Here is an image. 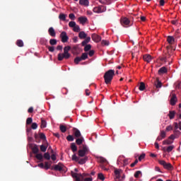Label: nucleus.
<instances>
[{
    "mask_svg": "<svg viewBox=\"0 0 181 181\" xmlns=\"http://www.w3.org/2000/svg\"><path fill=\"white\" fill-rule=\"evenodd\" d=\"M28 112L29 114H32V112H33V107H29V109L28 110Z\"/></svg>",
    "mask_w": 181,
    "mask_h": 181,
    "instance_id": "nucleus-60",
    "label": "nucleus"
},
{
    "mask_svg": "<svg viewBox=\"0 0 181 181\" xmlns=\"http://www.w3.org/2000/svg\"><path fill=\"white\" fill-rule=\"evenodd\" d=\"M88 50H91V45H90V44L85 45V47H84L85 52H88Z\"/></svg>",
    "mask_w": 181,
    "mask_h": 181,
    "instance_id": "nucleus-43",
    "label": "nucleus"
},
{
    "mask_svg": "<svg viewBox=\"0 0 181 181\" xmlns=\"http://www.w3.org/2000/svg\"><path fill=\"white\" fill-rule=\"evenodd\" d=\"M88 55L90 57H93V56H94V50H90L88 53Z\"/></svg>",
    "mask_w": 181,
    "mask_h": 181,
    "instance_id": "nucleus-61",
    "label": "nucleus"
},
{
    "mask_svg": "<svg viewBox=\"0 0 181 181\" xmlns=\"http://www.w3.org/2000/svg\"><path fill=\"white\" fill-rule=\"evenodd\" d=\"M59 129H60L61 132H63L64 134V132H66V131H67V127H66V126H64L63 124H60Z\"/></svg>",
    "mask_w": 181,
    "mask_h": 181,
    "instance_id": "nucleus-34",
    "label": "nucleus"
},
{
    "mask_svg": "<svg viewBox=\"0 0 181 181\" xmlns=\"http://www.w3.org/2000/svg\"><path fill=\"white\" fill-rule=\"evenodd\" d=\"M98 178L100 179V180H102V181L105 180V177H104V175L101 173L98 175Z\"/></svg>",
    "mask_w": 181,
    "mask_h": 181,
    "instance_id": "nucleus-40",
    "label": "nucleus"
},
{
    "mask_svg": "<svg viewBox=\"0 0 181 181\" xmlns=\"http://www.w3.org/2000/svg\"><path fill=\"white\" fill-rule=\"evenodd\" d=\"M177 101V98L176 97L175 94H173L170 99V104L172 105H175Z\"/></svg>",
    "mask_w": 181,
    "mask_h": 181,
    "instance_id": "nucleus-18",
    "label": "nucleus"
},
{
    "mask_svg": "<svg viewBox=\"0 0 181 181\" xmlns=\"http://www.w3.org/2000/svg\"><path fill=\"white\" fill-rule=\"evenodd\" d=\"M114 76H115V71H114L113 69H110L106 71L103 76L105 83L106 84H111V81H112Z\"/></svg>",
    "mask_w": 181,
    "mask_h": 181,
    "instance_id": "nucleus-1",
    "label": "nucleus"
},
{
    "mask_svg": "<svg viewBox=\"0 0 181 181\" xmlns=\"http://www.w3.org/2000/svg\"><path fill=\"white\" fill-rule=\"evenodd\" d=\"M78 21L81 25H85V23L88 22V19L86 16H81L78 18Z\"/></svg>",
    "mask_w": 181,
    "mask_h": 181,
    "instance_id": "nucleus-15",
    "label": "nucleus"
},
{
    "mask_svg": "<svg viewBox=\"0 0 181 181\" xmlns=\"http://www.w3.org/2000/svg\"><path fill=\"white\" fill-rule=\"evenodd\" d=\"M93 12L95 13H103V10L101 9V7L98 6V7L93 8Z\"/></svg>",
    "mask_w": 181,
    "mask_h": 181,
    "instance_id": "nucleus-25",
    "label": "nucleus"
},
{
    "mask_svg": "<svg viewBox=\"0 0 181 181\" xmlns=\"http://www.w3.org/2000/svg\"><path fill=\"white\" fill-rule=\"evenodd\" d=\"M60 37L62 43H67V42H69V36H67V33H66V31L61 33Z\"/></svg>",
    "mask_w": 181,
    "mask_h": 181,
    "instance_id": "nucleus-9",
    "label": "nucleus"
},
{
    "mask_svg": "<svg viewBox=\"0 0 181 181\" xmlns=\"http://www.w3.org/2000/svg\"><path fill=\"white\" fill-rule=\"evenodd\" d=\"M165 73H168V69L166 67L163 66L158 70V74H165Z\"/></svg>",
    "mask_w": 181,
    "mask_h": 181,
    "instance_id": "nucleus-23",
    "label": "nucleus"
},
{
    "mask_svg": "<svg viewBox=\"0 0 181 181\" xmlns=\"http://www.w3.org/2000/svg\"><path fill=\"white\" fill-rule=\"evenodd\" d=\"M71 149L72 152H77V146H76V143L71 144Z\"/></svg>",
    "mask_w": 181,
    "mask_h": 181,
    "instance_id": "nucleus-29",
    "label": "nucleus"
},
{
    "mask_svg": "<svg viewBox=\"0 0 181 181\" xmlns=\"http://www.w3.org/2000/svg\"><path fill=\"white\" fill-rule=\"evenodd\" d=\"M87 43H88V42H86V40H84L81 42V45H82V46H87Z\"/></svg>",
    "mask_w": 181,
    "mask_h": 181,
    "instance_id": "nucleus-63",
    "label": "nucleus"
},
{
    "mask_svg": "<svg viewBox=\"0 0 181 181\" xmlns=\"http://www.w3.org/2000/svg\"><path fill=\"white\" fill-rule=\"evenodd\" d=\"M78 158L77 156H76V154H74L72 156V160H76V162H78Z\"/></svg>",
    "mask_w": 181,
    "mask_h": 181,
    "instance_id": "nucleus-54",
    "label": "nucleus"
},
{
    "mask_svg": "<svg viewBox=\"0 0 181 181\" xmlns=\"http://www.w3.org/2000/svg\"><path fill=\"white\" fill-rule=\"evenodd\" d=\"M33 153H35V155H37L39 153V146L35 144L33 147L32 148Z\"/></svg>",
    "mask_w": 181,
    "mask_h": 181,
    "instance_id": "nucleus-21",
    "label": "nucleus"
},
{
    "mask_svg": "<svg viewBox=\"0 0 181 181\" xmlns=\"http://www.w3.org/2000/svg\"><path fill=\"white\" fill-rule=\"evenodd\" d=\"M70 56H71V54H66V52L64 53H59L58 54V60L59 62H62V60H63V59H65L66 60L70 59Z\"/></svg>",
    "mask_w": 181,
    "mask_h": 181,
    "instance_id": "nucleus-7",
    "label": "nucleus"
},
{
    "mask_svg": "<svg viewBox=\"0 0 181 181\" xmlns=\"http://www.w3.org/2000/svg\"><path fill=\"white\" fill-rule=\"evenodd\" d=\"M154 86L157 88H162V82H160V81H159V78H156V81L154 83Z\"/></svg>",
    "mask_w": 181,
    "mask_h": 181,
    "instance_id": "nucleus-19",
    "label": "nucleus"
},
{
    "mask_svg": "<svg viewBox=\"0 0 181 181\" xmlns=\"http://www.w3.org/2000/svg\"><path fill=\"white\" fill-rule=\"evenodd\" d=\"M47 49H48L49 52H54V47H53V46H48Z\"/></svg>",
    "mask_w": 181,
    "mask_h": 181,
    "instance_id": "nucleus-55",
    "label": "nucleus"
},
{
    "mask_svg": "<svg viewBox=\"0 0 181 181\" xmlns=\"http://www.w3.org/2000/svg\"><path fill=\"white\" fill-rule=\"evenodd\" d=\"M87 160H88V156H85L83 158H81V157H79L78 160V163H79V165H84V163H86Z\"/></svg>",
    "mask_w": 181,
    "mask_h": 181,
    "instance_id": "nucleus-14",
    "label": "nucleus"
},
{
    "mask_svg": "<svg viewBox=\"0 0 181 181\" xmlns=\"http://www.w3.org/2000/svg\"><path fill=\"white\" fill-rule=\"evenodd\" d=\"M175 146H169L168 147H167V148H163V151H166V152H172V151H173Z\"/></svg>",
    "mask_w": 181,
    "mask_h": 181,
    "instance_id": "nucleus-30",
    "label": "nucleus"
},
{
    "mask_svg": "<svg viewBox=\"0 0 181 181\" xmlns=\"http://www.w3.org/2000/svg\"><path fill=\"white\" fill-rule=\"evenodd\" d=\"M52 170H58L59 172H62V170H64V165L62 163H59L57 165H54Z\"/></svg>",
    "mask_w": 181,
    "mask_h": 181,
    "instance_id": "nucleus-8",
    "label": "nucleus"
},
{
    "mask_svg": "<svg viewBox=\"0 0 181 181\" xmlns=\"http://www.w3.org/2000/svg\"><path fill=\"white\" fill-rule=\"evenodd\" d=\"M158 163L163 166L164 169H167V170H173V165L170 164V163H166L163 160H159Z\"/></svg>",
    "mask_w": 181,
    "mask_h": 181,
    "instance_id": "nucleus-5",
    "label": "nucleus"
},
{
    "mask_svg": "<svg viewBox=\"0 0 181 181\" xmlns=\"http://www.w3.org/2000/svg\"><path fill=\"white\" fill-rule=\"evenodd\" d=\"M115 181H124L125 175L122 174V170H115Z\"/></svg>",
    "mask_w": 181,
    "mask_h": 181,
    "instance_id": "nucleus-4",
    "label": "nucleus"
},
{
    "mask_svg": "<svg viewBox=\"0 0 181 181\" xmlns=\"http://www.w3.org/2000/svg\"><path fill=\"white\" fill-rule=\"evenodd\" d=\"M48 33L49 36H52V37H56V31L53 27H51L48 29Z\"/></svg>",
    "mask_w": 181,
    "mask_h": 181,
    "instance_id": "nucleus-16",
    "label": "nucleus"
},
{
    "mask_svg": "<svg viewBox=\"0 0 181 181\" xmlns=\"http://www.w3.org/2000/svg\"><path fill=\"white\" fill-rule=\"evenodd\" d=\"M50 166H51V165L49 164L48 162L45 163L44 168H45V169H46V170H47L48 169H50Z\"/></svg>",
    "mask_w": 181,
    "mask_h": 181,
    "instance_id": "nucleus-49",
    "label": "nucleus"
},
{
    "mask_svg": "<svg viewBox=\"0 0 181 181\" xmlns=\"http://www.w3.org/2000/svg\"><path fill=\"white\" fill-rule=\"evenodd\" d=\"M87 59H88V54L83 53L81 57H76L74 59V63H75V64H78L80 63V62H81L83 60H87Z\"/></svg>",
    "mask_w": 181,
    "mask_h": 181,
    "instance_id": "nucleus-6",
    "label": "nucleus"
},
{
    "mask_svg": "<svg viewBox=\"0 0 181 181\" xmlns=\"http://www.w3.org/2000/svg\"><path fill=\"white\" fill-rule=\"evenodd\" d=\"M80 148H81L78 151V156L79 158H84L85 156H87L86 155L90 152L88 147H87L86 145H83V146Z\"/></svg>",
    "mask_w": 181,
    "mask_h": 181,
    "instance_id": "nucleus-3",
    "label": "nucleus"
},
{
    "mask_svg": "<svg viewBox=\"0 0 181 181\" xmlns=\"http://www.w3.org/2000/svg\"><path fill=\"white\" fill-rule=\"evenodd\" d=\"M35 158L38 160H43V155H42V153H37L35 156Z\"/></svg>",
    "mask_w": 181,
    "mask_h": 181,
    "instance_id": "nucleus-38",
    "label": "nucleus"
},
{
    "mask_svg": "<svg viewBox=\"0 0 181 181\" xmlns=\"http://www.w3.org/2000/svg\"><path fill=\"white\" fill-rule=\"evenodd\" d=\"M40 139H42L43 141H46V135L43 133L39 134Z\"/></svg>",
    "mask_w": 181,
    "mask_h": 181,
    "instance_id": "nucleus-45",
    "label": "nucleus"
},
{
    "mask_svg": "<svg viewBox=\"0 0 181 181\" xmlns=\"http://www.w3.org/2000/svg\"><path fill=\"white\" fill-rule=\"evenodd\" d=\"M33 121V119H32V117H28L26 120V124L30 125V124L32 123Z\"/></svg>",
    "mask_w": 181,
    "mask_h": 181,
    "instance_id": "nucleus-50",
    "label": "nucleus"
},
{
    "mask_svg": "<svg viewBox=\"0 0 181 181\" xmlns=\"http://www.w3.org/2000/svg\"><path fill=\"white\" fill-rule=\"evenodd\" d=\"M77 24L76 23L75 21H70L69 23V28H74V26H76Z\"/></svg>",
    "mask_w": 181,
    "mask_h": 181,
    "instance_id": "nucleus-47",
    "label": "nucleus"
},
{
    "mask_svg": "<svg viewBox=\"0 0 181 181\" xmlns=\"http://www.w3.org/2000/svg\"><path fill=\"white\" fill-rule=\"evenodd\" d=\"M49 45H51V46H56V45H57V40L50 39L49 40Z\"/></svg>",
    "mask_w": 181,
    "mask_h": 181,
    "instance_id": "nucleus-33",
    "label": "nucleus"
},
{
    "mask_svg": "<svg viewBox=\"0 0 181 181\" xmlns=\"http://www.w3.org/2000/svg\"><path fill=\"white\" fill-rule=\"evenodd\" d=\"M67 17V15L64 13H60L59 16V19L60 21H63L64 22L66 21V18Z\"/></svg>",
    "mask_w": 181,
    "mask_h": 181,
    "instance_id": "nucleus-28",
    "label": "nucleus"
},
{
    "mask_svg": "<svg viewBox=\"0 0 181 181\" xmlns=\"http://www.w3.org/2000/svg\"><path fill=\"white\" fill-rule=\"evenodd\" d=\"M137 163H138V159H136V160H134V162L132 163L130 165L131 168H134V167H135V165H136Z\"/></svg>",
    "mask_w": 181,
    "mask_h": 181,
    "instance_id": "nucleus-57",
    "label": "nucleus"
},
{
    "mask_svg": "<svg viewBox=\"0 0 181 181\" xmlns=\"http://www.w3.org/2000/svg\"><path fill=\"white\" fill-rule=\"evenodd\" d=\"M175 115H176V112L175 111H170L168 114V117L170 119H173L175 118Z\"/></svg>",
    "mask_w": 181,
    "mask_h": 181,
    "instance_id": "nucleus-27",
    "label": "nucleus"
},
{
    "mask_svg": "<svg viewBox=\"0 0 181 181\" xmlns=\"http://www.w3.org/2000/svg\"><path fill=\"white\" fill-rule=\"evenodd\" d=\"M70 49H71V46H66L64 48V53H66V54H70V53H69V51L70 50Z\"/></svg>",
    "mask_w": 181,
    "mask_h": 181,
    "instance_id": "nucleus-37",
    "label": "nucleus"
},
{
    "mask_svg": "<svg viewBox=\"0 0 181 181\" xmlns=\"http://www.w3.org/2000/svg\"><path fill=\"white\" fill-rule=\"evenodd\" d=\"M40 149L41 151V152H46V151H47V146H45V145H41L40 146Z\"/></svg>",
    "mask_w": 181,
    "mask_h": 181,
    "instance_id": "nucleus-36",
    "label": "nucleus"
},
{
    "mask_svg": "<svg viewBox=\"0 0 181 181\" xmlns=\"http://www.w3.org/2000/svg\"><path fill=\"white\" fill-rule=\"evenodd\" d=\"M160 136L161 138L165 139V138H166V132L163 130H161L160 132Z\"/></svg>",
    "mask_w": 181,
    "mask_h": 181,
    "instance_id": "nucleus-42",
    "label": "nucleus"
},
{
    "mask_svg": "<svg viewBox=\"0 0 181 181\" xmlns=\"http://www.w3.org/2000/svg\"><path fill=\"white\" fill-rule=\"evenodd\" d=\"M16 45L18 47H23V41L22 40H18L16 41Z\"/></svg>",
    "mask_w": 181,
    "mask_h": 181,
    "instance_id": "nucleus-35",
    "label": "nucleus"
},
{
    "mask_svg": "<svg viewBox=\"0 0 181 181\" xmlns=\"http://www.w3.org/2000/svg\"><path fill=\"white\" fill-rule=\"evenodd\" d=\"M89 4L88 0H79V4L83 6H88Z\"/></svg>",
    "mask_w": 181,
    "mask_h": 181,
    "instance_id": "nucleus-22",
    "label": "nucleus"
},
{
    "mask_svg": "<svg viewBox=\"0 0 181 181\" xmlns=\"http://www.w3.org/2000/svg\"><path fill=\"white\" fill-rule=\"evenodd\" d=\"M66 140L69 141V142H73V141H74V137L73 136V135H68L66 136Z\"/></svg>",
    "mask_w": 181,
    "mask_h": 181,
    "instance_id": "nucleus-39",
    "label": "nucleus"
},
{
    "mask_svg": "<svg viewBox=\"0 0 181 181\" xmlns=\"http://www.w3.org/2000/svg\"><path fill=\"white\" fill-rule=\"evenodd\" d=\"M172 129H173V127H172V125H169L166 127L165 131H167V132H169V131H172Z\"/></svg>",
    "mask_w": 181,
    "mask_h": 181,
    "instance_id": "nucleus-56",
    "label": "nucleus"
},
{
    "mask_svg": "<svg viewBox=\"0 0 181 181\" xmlns=\"http://www.w3.org/2000/svg\"><path fill=\"white\" fill-rule=\"evenodd\" d=\"M69 18H71V21H74L76 19V16L74 13H70Z\"/></svg>",
    "mask_w": 181,
    "mask_h": 181,
    "instance_id": "nucleus-52",
    "label": "nucleus"
},
{
    "mask_svg": "<svg viewBox=\"0 0 181 181\" xmlns=\"http://www.w3.org/2000/svg\"><path fill=\"white\" fill-rule=\"evenodd\" d=\"M47 125V123L46 122V120L43 119H41V125H40V127L42 129L43 128H46Z\"/></svg>",
    "mask_w": 181,
    "mask_h": 181,
    "instance_id": "nucleus-31",
    "label": "nucleus"
},
{
    "mask_svg": "<svg viewBox=\"0 0 181 181\" xmlns=\"http://www.w3.org/2000/svg\"><path fill=\"white\" fill-rule=\"evenodd\" d=\"M78 37L79 39H86V37H87V35L84 31H81L78 33Z\"/></svg>",
    "mask_w": 181,
    "mask_h": 181,
    "instance_id": "nucleus-24",
    "label": "nucleus"
},
{
    "mask_svg": "<svg viewBox=\"0 0 181 181\" xmlns=\"http://www.w3.org/2000/svg\"><path fill=\"white\" fill-rule=\"evenodd\" d=\"M83 142H84V137L81 136V137L76 138V145H78V146L82 145Z\"/></svg>",
    "mask_w": 181,
    "mask_h": 181,
    "instance_id": "nucleus-17",
    "label": "nucleus"
},
{
    "mask_svg": "<svg viewBox=\"0 0 181 181\" xmlns=\"http://www.w3.org/2000/svg\"><path fill=\"white\" fill-rule=\"evenodd\" d=\"M73 30L74 32H80L81 29H80V26L78 25H76L74 28H73Z\"/></svg>",
    "mask_w": 181,
    "mask_h": 181,
    "instance_id": "nucleus-41",
    "label": "nucleus"
},
{
    "mask_svg": "<svg viewBox=\"0 0 181 181\" xmlns=\"http://www.w3.org/2000/svg\"><path fill=\"white\" fill-rule=\"evenodd\" d=\"M91 38H92V40H93V42H95V43H98L99 42H101V36L95 33L92 34Z\"/></svg>",
    "mask_w": 181,
    "mask_h": 181,
    "instance_id": "nucleus-11",
    "label": "nucleus"
},
{
    "mask_svg": "<svg viewBox=\"0 0 181 181\" xmlns=\"http://www.w3.org/2000/svg\"><path fill=\"white\" fill-rule=\"evenodd\" d=\"M51 159H52V160H56V155L52 154V155L51 156Z\"/></svg>",
    "mask_w": 181,
    "mask_h": 181,
    "instance_id": "nucleus-64",
    "label": "nucleus"
},
{
    "mask_svg": "<svg viewBox=\"0 0 181 181\" xmlns=\"http://www.w3.org/2000/svg\"><path fill=\"white\" fill-rule=\"evenodd\" d=\"M130 22L131 21H129V19H128V18L127 17L122 18L120 20L121 25L124 28H127L128 25H129Z\"/></svg>",
    "mask_w": 181,
    "mask_h": 181,
    "instance_id": "nucleus-10",
    "label": "nucleus"
},
{
    "mask_svg": "<svg viewBox=\"0 0 181 181\" xmlns=\"http://www.w3.org/2000/svg\"><path fill=\"white\" fill-rule=\"evenodd\" d=\"M145 156H146L145 153H142L141 155H140L139 157V162H141V160H142L143 159H145Z\"/></svg>",
    "mask_w": 181,
    "mask_h": 181,
    "instance_id": "nucleus-53",
    "label": "nucleus"
},
{
    "mask_svg": "<svg viewBox=\"0 0 181 181\" xmlns=\"http://www.w3.org/2000/svg\"><path fill=\"white\" fill-rule=\"evenodd\" d=\"M142 175V172H141L140 170L136 171L134 173V177H136V179H138V177H139V175Z\"/></svg>",
    "mask_w": 181,
    "mask_h": 181,
    "instance_id": "nucleus-44",
    "label": "nucleus"
},
{
    "mask_svg": "<svg viewBox=\"0 0 181 181\" xmlns=\"http://www.w3.org/2000/svg\"><path fill=\"white\" fill-rule=\"evenodd\" d=\"M74 131V136H75V138H81V132H80V130H78V129L76 128H74L73 129Z\"/></svg>",
    "mask_w": 181,
    "mask_h": 181,
    "instance_id": "nucleus-12",
    "label": "nucleus"
},
{
    "mask_svg": "<svg viewBox=\"0 0 181 181\" xmlns=\"http://www.w3.org/2000/svg\"><path fill=\"white\" fill-rule=\"evenodd\" d=\"M143 59L144 62H146L147 63H151V62H152V56L149 54L144 55Z\"/></svg>",
    "mask_w": 181,
    "mask_h": 181,
    "instance_id": "nucleus-13",
    "label": "nucleus"
},
{
    "mask_svg": "<svg viewBox=\"0 0 181 181\" xmlns=\"http://www.w3.org/2000/svg\"><path fill=\"white\" fill-rule=\"evenodd\" d=\"M173 142V140L169 139V138L166 140H164L163 141V145H172V143Z\"/></svg>",
    "mask_w": 181,
    "mask_h": 181,
    "instance_id": "nucleus-26",
    "label": "nucleus"
},
{
    "mask_svg": "<svg viewBox=\"0 0 181 181\" xmlns=\"http://www.w3.org/2000/svg\"><path fill=\"white\" fill-rule=\"evenodd\" d=\"M145 88H146L145 83L141 82V83H140V86H139V90L140 91H144V90H145Z\"/></svg>",
    "mask_w": 181,
    "mask_h": 181,
    "instance_id": "nucleus-32",
    "label": "nucleus"
},
{
    "mask_svg": "<svg viewBox=\"0 0 181 181\" xmlns=\"http://www.w3.org/2000/svg\"><path fill=\"white\" fill-rule=\"evenodd\" d=\"M71 175L72 176V177H74V179H75V181H83V179H85L84 177H87V176H90V174L88 173H74L73 171L71 172Z\"/></svg>",
    "mask_w": 181,
    "mask_h": 181,
    "instance_id": "nucleus-2",
    "label": "nucleus"
},
{
    "mask_svg": "<svg viewBox=\"0 0 181 181\" xmlns=\"http://www.w3.org/2000/svg\"><path fill=\"white\" fill-rule=\"evenodd\" d=\"M45 159H47V160H50V154L49 153H45L44 154Z\"/></svg>",
    "mask_w": 181,
    "mask_h": 181,
    "instance_id": "nucleus-48",
    "label": "nucleus"
},
{
    "mask_svg": "<svg viewBox=\"0 0 181 181\" xmlns=\"http://www.w3.org/2000/svg\"><path fill=\"white\" fill-rule=\"evenodd\" d=\"M101 45L102 46H108L110 45V42L107 40H103L101 42Z\"/></svg>",
    "mask_w": 181,
    "mask_h": 181,
    "instance_id": "nucleus-46",
    "label": "nucleus"
},
{
    "mask_svg": "<svg viewBox=\"0 0 181 181\" xmlns=\"http://www.w3.org/2000/svg\"><path fill=\"white\" fill-rule=\"evenodd\" d=\"M173 133L175 134V135H180L181 134L180 131H179L178 129L174 130Z\"/></svg>",
    "mask_w": 181,
    "mask_h": 181,
    "instance_id": "nucleus-59",
    "label": "nucleus"
},
{
    "mask_svg": "<svg viewBox=\"0 0 181 181\" xmlns=\"http://www.w3.org/2000/svg\"><path fill=\"white\" fill-rule=\"evenodd\" d=\"M83 181H93V177H86L83 179Z\"/></svg>",
    "mask_w": 181,
    "mask_h": 181,
    "instance_id": "nucleus-62",
    "label": "nucleus"
},
{
    "mask_svg": "<svg viewBox=\"0 0 181 181\" xmlns=\"http://www.w3.org/2000/svg\"><path fill=\"white\" fill-rule=\"evenodd\" d=\"M168 139L171 141V139L173 140V141H175V139H176V136H175V134H171L169 137H168Z\"/></svg>",
    "mask_w": 181,
    "mask_h": 181,
    "instance_id": "nucleus-58",
    "label": "nucleus"
},
{
    "mask_svg": "<svg viewBox=\"0 0 181 181\" xmlns=\"http://www.w3.org/2000/svg\"><path fill=\"white\" fill-rule=\"evenodd\" d=\"M31 129H37V123L34 122L31 125Z\"/></svg>",
    "mask_w": 181,
    "mask_h": 181,
    "instance_id": "nucleus-51",
    "label": "nucleus"
},
{
    "mask_svg": "<svg viewBox=\"0 0 181 181\" xmlns=\"http://www.w3.org/2000/svg\"><path fill=\"white\" fill-rule=\"evenodd\" d=\"M167 42H168L169 45H173L175 43V37L173 36H168Z\"/></svg>",
    "mask_w": 181,
    "mask_h": 181,
    "instance_id": "nucleus-20",
    "label": "nucleus"
}]
</instances>
